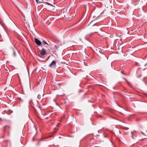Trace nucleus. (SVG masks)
Here are the masks:
<instances>
[{
	"label": "nucleus",
	"mask_w": 147,
	"mask_h": 147,
	"mask_svg": "<svg viewBox=\"0 0 147 147\" xmlns=\"http://www.w3.org/2000/svg\"><path fill=\"white\" fill-rule=\"evenodd\" d=\"M36 3H42L43 2V0H36Z\"/></svg>",
	"instance_id": "obj_3"
},
{
	"label": "nucleus",
	"mask_w": 147,
	"mask_h": 147,
	"mask_svg": "<svg viewBox=\"0 0 147 147\" xmlns=\"http://www.w3.org/2000/svg\"><path fill=\"white\" fill-rule=\"evenodd\" d=\"M35 42L38 45L40 46L41 45V42L37 38H36L35 39Z\"/></svg>",
	"instance_id": "obj_2"
},
{
	"label": "nucleus",
	"mask_w": 147,
	"mask_h": 147,
	"mask_svg": "<svg viewBox=\"0 0 147 147\" xmlns=\"http://www.w3.org/2000/svg\"><path fill=\"white\" fill-rule=\"evenodd\" d=\"M126 82H128V81H127V80H126L124 78H123Z\"/></svg>",
	"instance_id": "obj_10"
},
{
	"label": "nucleus",
	"mask_w": 147,
	"mask_h": 147,
	"mask_svg": "<svg viewBox=\"0 0 147 147\" xmlns=\"http://www.w3.org/2000/svg\"><path fill=\"white\" fill-rule=\"evenodd\" d=\"M88 36H86L85 37V38L87 40H88Z\"/></svg>",
	"instance_id": "obj_9"
},
{
	"label": "nucleus",
	"mask_w": 147,
	"mask_h": 147,
	"mask_svg": "<svg viewBox=\"0 0 147 147\" xmlns=\"http://www.w3.org/2000/svg\"><path fill=\"white\" fill-rule=\"evenodd\" d=\"M38 99H41V95L40 94H38Z\"/></svg>",
	"instance_id": "obj_7"
},
{
	"label": "nucleus",
	"mask_w": 147,
	"mask_h": 147,
	"mask_svg": "<svg viewBox=\"0 0 147 147\" xmlns=\"http://www.w3.org/2000/svg\"><path fill=\"white\" fill-rule=\"evenodd\" d=\"M8 69V70H7V71H8V70H9V69L8 68L7 69Z\"/></svg>",
	"instance_id": "obj_15"
},
{
	"label": "nucleus",
	"mask_w": 147,
	"mask_h": 147,
	"mask_svg": "<svg viewBox=\"0 0 147 147\" xmlns=\"http://www.w3.org/2000/svg\"><path fill=\"white\" fill-rule=\"evenodd\" d=\"M58 61H57V60L56 61H52V63L50 64H55Z\"/></svg>",
	"instance_id": "obj_4"
},
{
	"label": "nucleus",
	"mask_w": 147,
	"mask_h": 147,
	"mask_svg": "<svg viewBox=\"0 0 147 147\" xmlns=\"http://www.w3.org/2000/svg\"><path fill=\"white\" fill-rule=\"evenodd\" d=\"M55 65H49V67L52 68H55Z\"/></svg>",
	"instance_id": "obj_5"
},
{
	"label": "nucleus",
	"mask_w": 147,
	"mask_h": 147,
	"mask_svg": "<svg viewBox=\"0 0 147 147\" xmlns=\"http://www.w3.org/2000/svg\"><path fill=\"white\" fill-rule=\"evenodd\" d=\"M62 63L65 64L64 62H63Z\"/></svg>",
	"instance_id": "obj_14"
},
{
	"label": "nucleus",
	"mask_w": 147,
	"mask_h": 147,
	"mask_svg": "<svg viewBox=\"0 0 147 147\" xmlns=\"http://www.w3.org/2000/svg\"><path fill=\"white\" fill-rule=\"evenodd\" d=\"M14 54V56H16V53H15V51L14 52V54Z\"/></svg>",
	"instance_id": "obj_11"
},
{
	"label": "nucleus",
	"mask_w": 147,
	"mask_h": 147,
	"mask_svg": "<svg viewBox=\"0 0 147 147\" xmlns=\"http://www.w3.org/2000/svg\"><path fill=\"white\" fill-rule=\"evenodd\" d=\"M36 104H36V105H37H37H38V102H37H37H36Z\"/></svg>",
	"instance_id": "obj_13"
},
{
	"label": "nucleus",
	"mask_w": 147,
	"mask_h": 147,
	"mask_svg": "<svg viewBox=\"0 0 147 147\" xmlns=\"http://www.w3.org/2000/svg\"><path fill=\"white\" fill-rule=\"evenodd\" d=\"M40 52L41 55H45L46 53L45 50L44 49H42L41 51H40Z\"/></svg>",
	"instance_id": "obj_1"
},
{
	"label": "nucleus",
	"mask_w": 147,
	"mask_h": 147,
	"mask_svg": "<svg viewBox=\"0 0 147 147\" xmlns=\"http://www.w3.org/2000/svg\"><path fill=\"white\" fill-rule=\"evenodd\" d=\"M55 49H57L58 48V47L57 46L55 45Z\"/></svg>",
	"instance_id": "obj_8"
},
{
	"label": "nucleus",
	"mask_w": 147,
	"mask_h": 147,
	"mask_svg": "<svg viewBox=\"0 0 147 147\" xmlns=\"http://www.w3.org/2000/svg\"><path fill=\"white\" fill-rule=\"evenodd\" d=\"M42 42H43V44L44 45L47 44L48 45V44L44 40H42Z\"/></svg>",
	"instance_id": "obj_6"
},
{
	"label": "nucleus",
	"mask_w": 147,
	"mask_h": 147,
	"mask_svg": "<svg viewBox=\"0 0 147 147\" xmlns=\"http://www.w3.org/2000/svg\"><path fill=\"white\" fill-rule=\"evenodd\" d=\"M28 86H30V82H29V83H28Z\"/></svg>",
	"instance_id": "obj_12"
}]
</instances>
